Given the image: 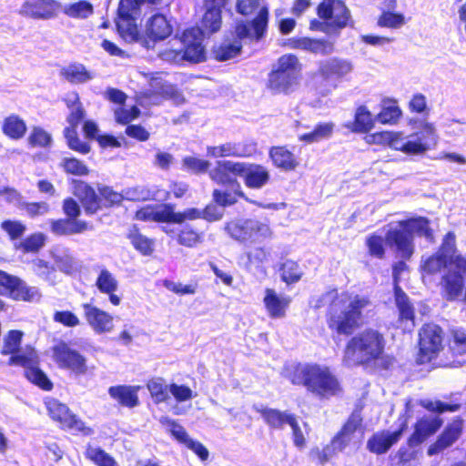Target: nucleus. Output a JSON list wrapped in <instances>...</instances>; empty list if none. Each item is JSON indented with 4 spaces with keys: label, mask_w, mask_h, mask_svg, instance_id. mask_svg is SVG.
<instances>
[{
    "label": "nucleus",
    "mask_w": 466,
    "mask_h": 466,
    "mask_svg": "<svg viewBox=\"0 0 466 466\" xmlns=\"http://www.w3.org/2000/svg\"><path fill=\"white\" fill-rule=\"evenodd\" d=\"M146 386L156 404L166 402L169 399V385H167L164 378L153 377L147 381Z\"/></svg>",
    "instance_id": "c03bdc74"
},
{
    "label": "nucleus",
    "mask_w": 466,
    "mask_h": 466,
    "mask_svg": "<svg viewBox=\"0 0 466 466\" xmlns=\"http://www.w3.org/2000/svg\"><path fill=\"white\" fill-rule=\"evenodd\" d=\"M139 385H115L108 389V394L116 403L125 408L133 409L140 404L138 391Z\"/></svg>",
    "instance_id": "cd10ccee"
},
{
    "label": "nucleus",
    "mask_w": 466,
    "mask_h": 466,
    "mask_svg": "<svg viewBox=\"0 0 466 466\" xmlns=\"http://www.w3.org/2000/svg\"><path fill=\"white\" fill-rule=\"evenodd\" d=\"M284 377L293 386L305 388L319 400L339 397L344 392L340 380L331 369L316 362H297L287 366Z\"/></svg>",
    "instance_id": "f03ea898"
},
{
    "label": "nucleus",
    "mask_w": 466,
    "mask_h": 466,
    "mask_svg": "<svg viewBox=\"0 0 466 466\" xmlns=\"http://www.w3.org/2000/svg\"><path fill=\"white\" fill-rule=\"evenodd\" d=\"M46 243V237L42 232H34L25 238L15 244V248L23 254L37 253Z\"/></svg>",
    "instance_id": "49530a36"
},
{
    "label": "nucleus",
    "mask_w": 466,
    "mask_h": 466,
    "mask_svg": "<svg viewBox=\"0 0 466 466\" xmlns=\"http://www.w3.org/2000/svg\"><path fill=\"white\" fill-rule=\"evenodd\" d=\"M370 305V298L361 295H355L345 305L336 293L325 313L329 329L338 336H351L362 324L363 309Z\"/></svg>",
    "instance_id": "7ed1b4c3"
},
{
    "label": "nucleus",
    "mask_w": 466,
    "mask_h": 466,
    "mask_svg": "<svg viewBox=\"0 0 466 466\" xmlns=\"http://www.w3.org/2000/svg\"><path fill=\"white\" fill-rule=\"evenodd\" d=\"M317 15L319 19L328 21L334 35L353 24L350 12L342 0H322L317 6Z\"/></svg>",
    "instance_id": "2eb2a0df"
},
{
    "label": "nucleus",
    "mask_w": 466,
    "mask_h": 466,
    "mask_svg": "<svg viewBox=\"0 0 466 466\" xmlns=\"http://www.w3.org/2000/svg\"><path fill=\"white\" fill-rule=\"evenodd\" d=\"M168 203L161 206L147 204L139 207L133 218L142 222L168 223Z\"/></svg>",
    "instance_id": "2f4dec72"
},
{
    "label": "nucleus",
    "mask_w": 466,
    "mask_h": 466,
    "mask_svg": "<svg viewBox=\"0 0 466 466\" xmlns=\"http://www.w3.org/2000/svg\"><path fill=\"white\" fill-rule=\"evenodd\" d=\"M23 332L18 329L7 331L3 339L1 355H10L7 364L10 366H20L25 369L24 375L28 381L43 390L50 391L54 385L47 375L39 367V357L34 350L26 353H19Z\"/></svg>",
    "instance_id": "20e7f679"
},
{
    "label": "nucleus",
    "mask_w": 466,
    "mask_h": 466,
    "mask_svg": "<svg viewBox=\"0 0 466 466\" xmlns=\"http://www.w3.org/2000/svg\"><path fill=\"white\" fill-rule=\"evenodd\" d=\"M406 428L407 423L404 421L398 430L392 432L380 431L373 433L367 441V449L377 455L386 453L392 445L398 442Z\"/></svg>",
    "instance_id": "5701e85b"
},
{
    "label": "nucleus",
    "mask_w": 466,
    "mask_h": 466,
    "mask_svg": "<svg viewBox=\"0 0 466 466\" xmlns=\"http://www.w3.org/2000/svg\"><path fill=\"white\" fill-rule=\"evenodd\" d=\"M456 249V235L453 231H449L443 236L436 253L442 255L446 259H451L455 256Z\"/></svg>",
    "instance_id": "0e129e2a"
},
{
    "label": "nucleus",
    "mask_w": 466,
    "mask_h": 466,
    "mask_svg": "<svg viewBox=\"0 0 466 466\" xmlns=\"http://www.w3.org/2000/svg\"><path fill=\"white\" fill-rule=\"evenodd\" d=\"M141 115L140 108L133 105L129 108H126L123 106L115 108L114 110V119L116 123L123 126L131 125V122L137 119Z\"/></svg>",
    "instance_id": "5fc2aeb1"
},
{
    "label": "nucleus",
    "mask_w": 466,
    "mask_h": 466,
    "mask_svg": "<svg viewBox=\"0 0 466 466\" xmlns=\"http://www.w3.org/2000/svg\"><path fill=\"white\" fill-rule=\"evenodd\" d=\"M82 309L87 324L95 332L101 334L113 329V317L106 311L90 303H83Z\"/></svg>",
    "instance_id": "b1692460"
},
{
    "label": "nucleus",
    "mask_w": 466,
    "mask_h": 466,
    "mask_svg": "<svg viewBox=\"0 0 466 466\" xmlns=\"http://www.w3.org/2000/svg\"><path fill=\"white\" fill-rule=\"evenodd\" d=\"M0 228L6 234L12 242L21 239L26 231V225L16 219H5L0 223Z\"/></svg>",
    "instance_id": "603ef678"
},
{
    "label": "nucleus",
    "mask_w": 466,
    "mask_h": 466,
    "mask_svg": "<svg viewBox=\"0 0 466 466\" xmlns=\"http://www.w3.org/2000/svg\"><path fill=\"white\" fill-rule=\"evenodd\" d=\"M204 13L199 22L198 30L202 35H213L218 32L222 25V8L203 5Z\"/></svg>",
    "instance_id": "473e14b6"
},
{
    "label": "nucleus",
    "mask_w": 466,
    "mask_h": 466,
    "mask_svg": "<svg viewBox=\"0 0 466 466\" xmlns=\"http://www.w3.org/2000/svg\"><path fill=\"white\" fill-rule=\"evenodd\" d=\"M162 0H119L116 14V27L119 31L132 34L137 29L136 15L141 4L158 5Z\"/></svg>",
    "instance_id": "a211bd4d"
},
{
    "label": "nucleus",
    "mask_w": 466,
    "mask_h": 466,
    "mask_svg": "<svg viewBox=\"0 0 466 466\" xmlns=\"http://www.w3.org/2000/svg\"><path fill=\"white\" fill-rule=\"evenodd\" d=\"M172 34V26L162 14L152 15L146 25V35L153 41L164 40Z\"/></svg>",
    "instance_id": "f704fd0d"
},
{
    "label": "nucleus",
    "mask_w": 466,
    "mask_h": 466,
    "mask_svg": "<svg viewBox=\"0 0 466 466\" xmlns=\"http://www.w3.org/2000/svg\"><path fill=\"white\" fill-rule=\"evenodd\" d=\"M302 66L294 54H285L278 58L277 67L268 74L267 86L275 94H287L297 83Z\"/></svg>",
    "instance_id": "1a4fd4ad"
},
{
    "label": "nucleus",
    "mask_w": 466,
    "mask_h": 466,
    "mask_svg": "<svg viewBox=\"0 0 466 466\" xmlns=\"http://www.w3.org/2000/svg\"><path fill=\"white\" fill-rule=\"evenodd\" d=\"M255 411L258 413L263 419L264 422L272 430H280L285 424H289L295 414L281 411L278 409L261 407L254 408Z\"/></svg>",
    "instance_id": "e433bc0d"
},
{
    "label": "nucleus",
    "mask_w": 466,
    "mask_h": 466,
    "mask_svg": "<svg viewBox=\"0 0 466 466\" xmlns=\"http://www.w3.org/2000/svg\"><path fill=\"white\" fill-rule=\"evenodd\" d=\"M45 404L49 417L57 422L62 430L75 431L83 436H90L94 433V430L86 426L65 403L50 399Z\"/></svg>",
    "instance_id": "4468645a"
},
{
    "label": "nucleus",
    "mask_w": 466,
    "mask_h": 466,
    "mask_svg": "<svg viewBox=\"0 0 466 466\" xmlns=\"http://www.w3.org/2000/svg\"><path fill=\"white\" fill-rule=\"evenodd\" d=\"M127 238L134 249L142 256H151L155 251V239L144 235L136 224L129 228Z\"/></svg>",
    "instance_id": "c9c22d12"
},
{
    "label": "nucleus",
    "mask_w": 466,
    "mask_h": 466,
    "mask_svg": "<svg viewBox=\"0 0 466 466\" xmlns=\"http://www.w3.org/2000/svg\"><path fill=\"white\" fill-rule=\"evenodd\" d=\"M225 233L234 241L247 248V264L258 267L267 262L271 249L265 243L274 238L268 218H235L224 225Z\"/></svg>",
    "instance_id": "f257e3e1"
},
{
    "label": "nucleus",
    "mask_w": 466,
    "mask_h": 466,
    "mask_svg": "<svg viewBox=\"0 0 466 466\" xmlns=\"http://www.w3.org/2000/svg\"><path fill=\"white\" fill-rule=\"evenodd\" d=\"M362 424L361 408L355 409L331 439L333 449L342 451L350 444L353 434L362 427Z\"/></svg>",
    "instance_id": "412c9836"
},
{
    "label": "nucleus",
    "mask_w": 466,
    "mask_h": 466,
    "mask_svg": "<svg viewBox=\"0 0 466 466\" xmlns=\"http://www.w3.org/2000/svg\"><path fill=\"white\" fill-rule=\"evenodd\" d=\"M444 332L441 327L433 323H424L418 333V364H427L435 360L443 350Z\"/></svg>",
    "instance_id": "f8f14e48"
},
{
    "label": "nucleus",
    "mask_w": 466,
    "mask_h": 466,
    "mask_svg": "<svg viewBox=\"0 0 466 466\" xmlns=\"http://www.w3.org/2000/svg\"><path fill=\"white\" fill-rule=\"evenodd\" d=\"M244 162L231 160L218 161L215 167L209 172L210 178L218 185L227 187L241 186L238 177H242Z\"/></svg>",
    "instance_id": "6ab92c4d"
},
{
    "label": "nucleus",
    "mask_w": 466,
    "mask_h": 466,
    "mask_svg": "<svg viewBox=\"0 0 466 466\" xmlns=\"http://www.w3.org/2000/svg\"><path fill=\"white\" fill-rule=\"evenodd\" d=\"M96 286L101 293H111L116 291L118 282L109 270L103 268L96 278Z\"/></svg>",
    "instance_id": "6e6d98bb"
},
{
    "label": "nucleus",
    "mask_w": 466,
    "mask_h": 466,
    "mask_svg": "<svg viewBox=\"0 0 466 466\" xmlns=\"http://www.w3.org/2000/svg\"><path fill=\"white\" fill-rule=\"evenodd\" d=\"M53 320L66 328H75L80 324L79 318L70 310H57L53 314Z\"/></svg>",
    "instance_id": "338daca9"
},
{
    "label": "nucleus",
    "mask_w": 466,
    "mask_h": 466,
    "mask_svg": "<svg viewBox=\"0 0 466 466\" xmlns=\"http://www.w3.org/2000/svg\"><path fill=\"white\" fill-rule=\"evenodd\" d=\"M449 265V259H446L442 255L433 253L421 265V269L428 275H436Z\"/></svg>",
    "instance_id": "4d7b16f0"
},
{
    "label": "nucleus",
    "mask_w": 466,
    "mask_h": 466,
    "mask_svg": "<svg viewBox=\"0 0 466 466\" xmlns=\"http://www.w3.org/2000/svg\"><path fill=\"white\" fill-rule=\"evenodd\" d=\"M62 4L58 0H25L19 15L34 20H51L58 16Z\"/></svg>",
    "instance_id": "f3484780"
},
{
    "label": "nucleus",
    "mask_w": 466,
    "mask_h": 466,
    "mask_svg": "<svg viewBox=\"0 0 466 466\" xmlns=\"http://www.w3.org/2000/svg\"><path fill=\"white\" fill-rule=\"evenodd\" d=\"M160 422L163 425H167L169 427L168 431L172 438H174L177 441L181 444H186L191 440L188 437V434L185 428L178 424L176 420H171L169 418H162Z\"/></svg>",
    "instance_id": "e2e57ef3"
},
{
    "label": "nucleus",
    "mask_w": 466,
    "mask_h": 466,
    "mask_svg": "<svg viewBox=\"0 0 466 466\" xmlns=\"http://www.w3.org/2000/svg\"><path fill=\"white\" fill-rule=\"evenodd\" d=\"M335 50L334 43L325 38H309L307 50L315 55L328 56Z\"/></svg>",
    "instance_id": "bf43d9fd"
},
{
    "label": "nucleus",
    "mask_w": 466,
    "mask_h": 466,
    "mask_svg": "<svg viewBox=\"0 0 466 466\" xmlns=\"http://www.w3.org/2000/svg\"><path fill=\"white\" fill-rule=\"evenodd\" d=\"M75 195L80 201L86 215H94L102 209L100 193H96V191L85 181H77L76 183Z\"/></svg>",
    "instance_id": "393cba45"
},
{
    "label": "nucleus",
    "mask_w": 466,
    "mask_h": 466,
    "mask_svg": "<svg viewBox=\"0 0 466 466\" xmlns=\"http://www.w3.org/2000/svg\"><path fill=\"white\" fill-rule=\"evenodd\" d=\"M386 237L373 232L369 234L365 239V246L369 257L377 259H384L386 257Z\"/></svg>",
    "instance_id": "37998d69"
},
{
    "label": "nucleus",
    "mask_w": 466,
    "mask_h": 466,
    "mask_svg": "<svg viewBox=\"0 0 466 466\" xmlns=\"http://www.w3.org/2000/svg\"><path fill=\"white\" fill-rule=\"evenodd\" d=\"M61 12L71 18L85 19L93 14V5L86 0H80L62 6Z\"/></svg>",
    "instance_id": "09e8293b"
},
{
    "label": "nucleus",
    "mask_w": 466,
    "mask_h": 466,
    "mask_svg": "<svg viewBox=\"0 0 466 466\" xmlns=\"http://www.w3.org/2000/svg\"><path fill=\"white\" fill-rule=\"evenodd\" d=\"M62 210L66 217L52 219L49 223L50 231L55 236L76 235L91 228L86 221L78 219L81 208L75 198H66L62 202Z\"/></svg>",
    "instance_id": "9b49d317"
},
{
    "label": "nucleus",
    "mask_w": 466,
    "mask_h": 466,
    "mask_svg": "<svg viewBox=\"0 0 466 466\" xmlns=\"http://www.w3.org/2000/svg\"><path fill=\"white\" fill-rule=\"evenodd\" d=\"M51 351L53 360L60 370H67L76 376L87 373L86 358L68 342L59 340L51 348Z\"/></svg>",
    "instance_id": "ddd939ff"
},
{
    "label": "nucleus",
    "mask_w": 466,
    "mask_h": 466,
    "mask_svg": "<svg viewBox=\"0 0 466 466\" xmlns=\"http://www.w3.org/2000/svg\"><path fill=\"white\" fill-rule=\"evenodd\" d=\"M268 157L275 167L286 172L294 171L299 166V157L287 145L270 147Z\"/></svg>",
    "instance_id": "bb28decb"
},
{
    "label": "nucleus",
    "mask_w": 466,
    "mask_h": 466,
    "mask_svg": "<svg viewBox=\"0 0 466 466\" xmlns=\"http://www.w3.org/2000/svg\"><path fill=\"white\" fill-rule=\"evenodd\" d=\"M464 278L460 273H447L441 277V289L443 297L448 301H454L462 293Z\"/></svg>",
    "instance_id": "4c0bfd02"
},
{
    "label": "nucleus",
    "mask_w": 466,
    "mask_h": 466,
    "mask_svg": "<svg viewBox=\"0 0 466 466\" xmlns=\"http://www.w3.org/2000/svg\"><path fill=\"white\" fill-rule=\"evenodd\" d=\"M375 126V119L366 106L356 108L353 121L344 124L351 133L368 134Z\"/></svg>",
    "instance_id": "72a5a7b5"
},
{
    "label": "nucleus",
    "mask_w": 466,
    "mask_h": 466,
    "mask_svg": "<svg viewBox=\"0 0 466 466\" xmlns=\"http://www.w3.org/2000/svg\"><path fill=\"white\" fill-rule=\"evenodd\" d=\"M462 424L461 420L452 421L449 423L442 432L438 436L436 441L428 448V454L434 455L441 452L445 449L451 447L461 435Z\"/></svg>",
    "instance_id": "c85d7f7f"
},
{
    "label": "nucleus",
    "mask_w": 466,
    "mask_h": 466,
    "mask_svg": "<svg viewBox=\"0 0 466 466\" xmlns=\"http://www.w3.org/2000/svg\"><path fill=\"white\" fill-rule=\"evenodd\" d=\"M399 228H390L386 233V241L394 247L403 259H410L414 253V233L434 241L431 221L426 217H415L398 221Z\"/></svg>",
    "instance_id": "0eeeda50"
},
{
    "label": "nucleus",
    "mask_w": 466,
    "mask_h": 466,
    "mask_svg": "<svg viewBox=\"0 0 466 466\" xmlns=\"http://www.w3.org/2000/svg\"><path fill=\"white\" fill-rule=\"evenodd\" d=\"M406 24V18L401 13L383 11L378 17L377 25L380 27L397 29Z\"/></svg>",
    "instance_id": "864d4df0"
},
{
    "label": "nucleus",
    "mask_w": 466,
    "mask_h": 466,
    "mask_svg": "<svg viewBox=\"0 0 466 466\" xmlns=\"http://www.w3.org/2000/svg\"><path fill=\"white\" fill-rule=\"evenodd\" d=\"M443 420L436 416H423L417 420L413 426V432L407 440L410 448H415L423 443L442 426Z\"/></svg>",
    "instance_id": "4be33fe9"
},
{
    "label": "nucleus",
    "mask_w": 466,
    "mask_h": 466,
    "mask_svg": "<svg viewBox=\"0 0 466 466\" xmlns=\"http://www.w3.org/2000/svg\"><path fill=\"white\" fill-rule=\"evenodd\" d=\"M163 286L169 291L178 296L193 295L196 293L198 287L197 281L194 283L182 285L181 283H177L169 279H164Z\"/></svg>",
    "instance_id": "69168bd1"
},
{
    "label": "nucleus",
    "mask_w": 466,
    "mask_h": 466,
    "mask_svg": "<svg viewBox=\"0 0 466 466\" xmlns=\"http://www.w3.org/2000/svg\"><path fill=\"white\" fill-rule=\"evenodd\" d=\"M334 128L335 124L333 122H319L310 132L300 135L299 140L306 144L318 143L329 138L334 132Z\"/></svg>",
    "instance_id": "79ce46f5"
},
{
    "label": "nucleus",
    "mask_w": 466,
    "mask_h": 466,
    "mask_svg": "<svg viewBox=\"0 0 466 466\" xmlns=\"http://www.w3.org/2000/svg\"><path fill=\"white\" fill-rule=\"evenodd\" d=\"M69 113L66 116L68 124L63 130L67 147L77 153L86 155L90 152L91 147L87 142L82 141L77 133L78 126L85 121L86 112L77 93L74 94L73 99H64Z\"/></svg>",
    "instance_id": "9d476101"
},
{
    "label": "nucleus",
    "mask_w": 466,
    "mask_h": 466,
    "mask_svg": "<svg viewBox=\"0 0 466 466\" xmlns=\"http://www.w3.org/2000/svg\"><path fill=\"white\" fill-rule=\"evenodd\" d=\"M242 178L247 187L258 189L266 186L270 180L268 168L259 164H248L244 162Z\"/></svg>",
    "instance_id": "7c9ffc66"
},
{
    "label": "nucleus",
    "mask_w": 466,
    "mask_h": 466,
    "mask_svg": "<svg viewBox=\"0 0 466 466\" xmlns=\"http://www.w3.org/2000/svg\"><path fill=\"white\" fill-rule=\"evenodd\" d=\"M394 302L398 309V322L400 324L410 323L415 326V308L409 296L401 287H393Z\"/></svg>",
    "instance_id": "c756f323"
},
{
    "label": "nucleus",
    "mask_w": 466,
    "mask_h": 466,
    "mask_svg": "<svg viewBox=\"0 0 466 466\" xmlns=\"http://www.w3.org/2000/svg\"><path fill=\"white\" fill-rule=\"evenodd\" d=\"M182 164L187 170L196 174L205 173L210 165L208 160L200 159L195 157H185L182 159Z\"/></svg>",
    "instance_id": "774afa93"
},
{
    "label": "nucleus",
    "mask_w": 466,
    "mask_h": 466,
    "mask_svg": "<svg viewBox=\"0 0 466 466\" xmlns=\"http://www.w3.org/2000/svg\"><path fill=\"white\" fill-rule=\"evenodd\" d=\"M385 338L378 329L368 328L351 336L343 350V362L348 366L366 367L382 358Z\"/></svg>",
    "instance_id": "423d86ee"
},
{
    "label": "nucleus",
    "mask_w": 466,
    "mask_h": 466,
    "mask_svg": "<svg viewBox=\"0 0 466 466\" xmlns=\"http://www.w3.org/2000/svg\"><path fill=\"white\" fill-rule=\"evenodd\" d=\"M291 303L289 296H280L273 289L267 288L263 298V304L270 319H283Z\"/></svg>",
    "instance_id": "a878e982"
},
{
    "label": "nucleus",
    "mask_w": 466,
    "mask_h": 466,
    "mask_svg": "<svg viewBox=\"0 0 466 466\" xmlns=\"http://www.w3.org/2000/svg\"><path fill=\"white\" fill-rule=\"evenodd\" d=\"M101 197L102 208H110L118 207L124 200L122 194L115 191L110 187L104 186L99 187Z\"/></svg>",
    "instance_id": "680f3d73"
},
{
    "label": "nucleus",
    "mask_w": 466,
    "mask_h": 466,
    "mask_svg": "<svg viewBox=\"0 0 466 466\" xmlns=\"http://www.w3.org/2000/svg\"><path fill=\"white\" fill-rule=\"evenodd\" d=\"M0 295L24 302H32L41 297L36 288L26 285L19 277L2 269H0Z\"/></svg>",
    "instance_id": "dca6fc26"
},
{
    "label": "nucleus",
    "mask_w": 466,
    "mask_h": 466,
    "mask_svg": "<svg viewBox=\"0 0 466 466\" xmlns=\"http://www.w3.org/2000/svg\"><path fill=\"white\" fill-rule=\"evenodd\" d=\"M279 270L281 280L287 285L299 282L303 276V271L299 263L292 259H286L280 263Z\"/></svg>",
    "instance_id": "a18cd8bd"
},
{
    "label": "nucleus",
    "mask_w": 466,
    "mask_h": 466,
    "mask_svg": "<svg viewBox=\"0 0 466 466\" xmlns=\"http://www.w3.org/2000/svg\"><path fill=\"white\" fill-rule=\"evenodd\" d=\"M1 130L9 139L19 140L26 134L27 126L18 115L11 114L3 119Z\"/></svg>",
    "instance_id": "58836bf2"
},
{
    "label": "nucleus",
    "mask_w": 466,
    "mask_h": 466,
    "mask_svg": "<svg viewBox=\"0 0 466 466\" xmlns=\"http://www.w3.org/2000/svg\"><path fill=\"white\" fill-rule=\"evenodd\" d=\"M85 457L96 466H118L114 457L98 447L94 448L88 445L85 451Z\"/></svg>",
    "instance_id": "8fccbe9b"
},
{
    "label": "nucleus",
    "mask_w": 466,
    "mask_h": 466,
    "mask_svg": "<svg viewBox=\"0 0 466 466\" xmlns=\"http://www.w3.org/2000/svg\"><path fill=\"white\" fill-rule=\"evenodd\" d=\"M239 198L248 199L241 186L228 187L226 189L216 188L212 192L213 202L222 208L237 204Z\"/></svg>",
    "instance_id": "ea45409f"
},
{
    "label": "nucleus",
    "mask_w": 466,
    "mask_h": 466,
    "mask_svg": "<svg viewBox=\"0 0 466 466\" xmlns=\"http://www.w3.org/2000/svg\"><path fill=\"white\" fill-rule=\"evenodd\" d=\"M60 166L66 174L79 177L87 176L89 174L87 166L83 161L74 157H65Z\"/></svg>",
    "instance_id": "13d9d810"
},
{
    "label": "nucleus",
    "mask_w": 466,
    "mask_h": 466,
    "mask_svg": "<svg viewBox=\"0 0 466 466\" xmlns=\"http://www.w3.org/2000/svg\"><path fill=\"white\" fill-rule=\"evenodd\" d=\"M203 240V233L189 225L183 227L177 236V242L186 248H195L201 244Z\"/></svg>",
    "instance_id": "de8ad7c7"
},
{
    "label": "nucleus",
    "mask_w": 466,
    "mask_h": 466,
    "mask_svg": "<svg viewBox=\"0 0 466 466\" xmlns=\"http://www.w3.org/2000/svg\"><path fill=\"white\" fill-rule=\"evenodd\" d=\"M204 35L198 26L186 28L178 37L179 48L168 47L160 53V57L173 64H199L207 59L206 48L203 45Z\"/></svg>",
    "instance_id": "6e6552de"
},
{
    "label": "nucleus",
    "mask_w": 466,
    "mask_h": 466,
    "mask_svg": "<svg viewBox=\"0 0 466 466\" xmlns=\"http://www.w3.org/2000/svg\"><path fill=\"white\" fill-rule=\"evenodd\" d=\"M350 61L337 56L319 62L317 75L326 82H336L345 78L352 70Z\"/></svg>",
    "instance_id": "aec40b11"
},
{
    "label": "nucleus",
    "mask_w": 466,
    "mask_h": 466,
    "mask_svg": "<svg viewBox=\"0 0 466 466\" xmlns=\"http://www.w3.org/2000/svg\"><path fill=\"white\" fill-rule=\"evenodd\" d=\"M269 13L267 6H262L248 24L240 21L235 25L236 39H223L214 45L211 56L218 62H224L238 56L242 51L241 40L249 38L257 42L262 40L267 34Z\"/></svg>",
    "instance_id": "39448f33"
},
{
    "label": "nucleus",
    "mask_w": 466,
    "mask_h": 466,
    "mask_svg": "<svg viewBox=\"0 0 466 466\" xmlns=\"http://www.w3.org/2000/svg\"><path fill=\"white\" fill-rule=\"evenodd\" d=\"M27 140L32 147H47L52 143L51 135L40 127H33Z\"/></svg>",
    "instance_id": "052dcab7"
},
{
    "label": "nucleus",
    "mask_w": 466,
    "mask_h": 466,
    "mask_svg": "<svg viewBox=\"0 0 466 466\" xmlns=\"http://www.w3.org/2000/svg\"><path fill=\"white\" fill-rule=\"evenodd\" d=\"M60 76L71 84H83L92 79V74L83 64L71 63L60 69Z\"/></svg>",
    "instance_id": "a19ab883"
},
{
    "label": "nucleus",
    "mask_w": 466,
    "mask_h": 466,
    "mask_svg": "<svg viewBox=\"0 0 466 466\" xmlns=\"http://www.w3.org/2000/svg\"><path fill=\"white\" fill-rule=\"evenodd\" d=\"M168 223L182 224L187 220H196L202 218L203 215L200 209L196 208H186L182 212H175L173 204L168 203Z\"/></svg>",
    "instance_id": "3c124183"
}]
</instances>
